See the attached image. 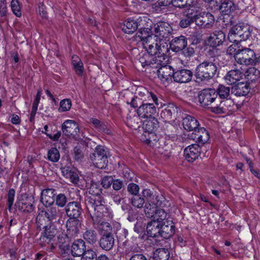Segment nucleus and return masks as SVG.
Wrapping results in <instances>:
<instances>
[{"mask_svg": "<svg viewBox=\"0 0 260 260\" xmlns=\"http://www.w3.org/2000/svg\"><path fill=\"white\" fill-rule=\"evenodd\" d=\"M74 152L75 154V158L76 159H80L83 157L82 150L80 148L78 147H75L74 149Z\"/></svg>", "mask_w": 260, "mask_h": 260, "instance_id": "63", "label": "nucleus"}, {"mask_svg": "<svg viewBox=\"0 0 260 260\" xmlns=\"http://www.w3.org/2000/svg\"><path fill=\"white\" fill-rule=\"evenodd\" d=\"M237 44H234L230 45L228 48L227 49L226 52L229 55L234 54V56L235 55V53L237 51Z\"/></svg>", "mask_w": 260, "mask_h": 260, "instance_id": "62", "label": "nucleus"}, {"mask_svg": "<svg viewBox=\"0 0 260 260\" xmlns=\"http://www.w3.org/2000/svg\"><path fill=\"white\" fill-rule=\"evenodd\" d=\"M170 253L167 249L159 248L156 250L154 253V260H168Z\"/></svg>", "mask_w": 260, "mask_h": 260, "instance_id": "40", "label": "nucleus"}, {"mask_svg": "<svg viewBox=\"0 0 260 260\" xmlns=\"http://www.w3.org/2000/svg\"><path fill=\"white\" fill-rule=\"evenodd\" d=\"M113 179L111 176L104 177L101 181V184L105 188H108L111 185Z\"/></svg>", "mask_w": 260, "mask_h": 260, "instance_id": "55", "label": "nucleus"}, {"mask_svg": "<svg viewBox=\"0 0 260 260\" xmlns=\"http://www.w3.org/2000/svg\"><path fill=\"white\" fill-rule=\"evenodd\" d=\"M234 58L240 64L252 65L255 63V54L253 50L249 48L238 49L235 53Z\"/></svg>", "mask_w": 260, "mask_h": 260, "instance_id": "7", "label": "nucleus"}, {"mask_svg": "<svg viewBox=\"0 0 260 260\" xmlns=\"http://www.w3.org/2000/svg\"><path fill=\"white\" fill-rule=\"evenodd\" d=\"M32 199L24 196H21L20 198L16 202L15 206L17 209L21 211L30 212L32 210L33 205Z\"/></svg>", "mask_w": 260, "mask_h": 260, "instance_id": "21", "label": "nucleus"}, {"mask_svg": "<svg viewBox=\"0 0 260 260\" xmlns=\"http://www.w3.org/2000/svg\"><path fill=\"white\" fill-rule=\"evenodd\" d=\"M84 239L89 244H93L97 240L96 234L92 230H87L83 235Z\"/></svg>", "mask_w": 260, "mask_h": 260, "instance_id": "42", "label": "nucleus"}, {"mask_svg": "<svg viewBox=\"0 0 260 260\" xmlns=\"http://www.w3.org/2000/svg\"><path fill=\"white\" fill-rule=\"evenodd\" d=\"M55 201L57 206L63 207L67 203V199L64 194L60 193L56 196Z\"/></svg>", "mask_w": 260, "mask_h": 260, "instance_id": "51", "label": "nucleus"}, {"mask_svg": "<svg viewBox=\"0 0 260 260\" xmlns=\"http://www.w3.org/2000/svg\"><path fill=\"white\" fill-rule=\"evenodd\" d=\"M81 226V222L78 219H69L66 223L67 234L70 238L75 237L79 233Z\"/></svg>", "mask_w": 260, "mask_h": 260, "instance_id": "19", "label": "nucleus"}, {"mask_svg": "<svg viewBox=\"0 0 260 260\" xmlns=\"http://www.w3.org/2000/svg\"><path fill=\"white\" fill-rule=\"evenodd\" d=\"M41 92L42 91L40 89L38 90L36 97L34 101L30 116V120L34 119L36 115L37 111L38 110V105L41 99Z\"/></svg>", "mask_w": 260, "mask_h": 260, "instance_id": "43", "label": "nucleus"}, {"mask_svg": "<svg viewBox=\"0 0 260 260\" xmlns=\"http://www.w3.org/2000/svg\"><path fill=\"white\" fill-rule=\"evenodd\" d=\"M15 195V191L14 189H10L8 192L7 199H8V209L10 211L13 205L14 197Z\"/></svg>", "mask_w": 260, "mask_h": 260, "instance_id": "52", "label": "nucleus"}, {"mask_svg": "<svg viewBox=\"0 0 260 260\" xmlns=\"http://www.w3.org/2000/svg\"><path fill=\"white\" fill-rule=\"evenodd\" d=\"M183 53L185 57H190L194 54V50L193 48L189 46L184 50Z\"/></svg>", "mask_w": 260, "mask_h": 260, "instance_id": "61", "label": "nucleus"}, {"mask_svg": "<svg viewBox=\"0 0 260 260\" xmlns=\"http://www.w3.org/2000/svg\"><path fill=\"white\" fill-rule=\"evenodd\" d=\"M60 158L59 151L56 148H52L48 150V159L52 162H57Z\"/></svg>", "mask_w": 260, "mask_h": 260, "instance_id": "46", "label": "nucleus"}, {"mask_svg": "<svg viewBox=\"0 0 260 260\" xmlns=\"http://www.w3.org/2000/svg\"><path fill=\"white\" fill-rule=\"evenodd\" d=\"M143 196L145 198L146 200V204L145 205V208L147 205H154L156 204L158 200V196H155L152 193V192L149 189H144L142 191Z\"/></svg>", "mask_w": 260, "mask_h": 260, "instance_id": "33", "label": "nucleus"}, {"mask_svg": "<svg viewBox=\"0 0 260 260\" xmlns=\"http://www.w3.org/2000/svg\"><path fill=\"white\" fill-rule=\"evenodd\" d=\"M217 67L211 61H204L199 64L196 70V76L201 81H208L216 74Z\"/></svg>", "mask_w": 260, "mask_h": 260, "instance_id": "6", "label": "nucleus"}, {"mask_svg": "<svg viewBox=\"0 0 260 260\" xmlns=\"http://www.w3.org/2000/svg\"><path fill=\"white\" fill-rule=\"evenodd\" d=\"M82 210L80 204L77 202L69 203L66 208V213L71 218L77 219L81 215Z\"/></svg>", "mask_w": 260, "mask_h": 260, "instance_id": "22", "label": "nucleus"}, {"mask_svg": "<svg viewBox=\"0 0 260 260\" xmlns=\"http://www.w3.org/2000/svg\"><path fill=\"white\" fill-rule=\"evenodd\" d=\"M7 12L6 0H0V13L1 15L5 16Z\"/></svg>", "mask_w": 260, "mask_h": 260, "instance_id": "58", "label": "nucleus"}, {"mask_svg": "<svg viewBox=\"0 0 260 260\" xmlns=\"http://www.w3.org/2000/svg\"><path fill=\"white\" fill-rule=\"evenodd\" d=\"M182 125L184 128L188 131H194L199 125L198 121L193 117L187 115L182 120Z\"/></svg>", "mask_w": 260, "mask_h": 260, "instance_id": "28", "label": "nucleus"}, {"mask_svg": "<svg viewBox=\"0 0 260 260\" xmlns=\"http://www.w3.org/2000/svg\"><path fill=\"white\" fill-rule=\"evenodd\" d=\"M11 8L13 13L17 17H19L21 16V6L18 0H12Z\"/></svg>", "mask_w": 260, "mask_h": 260, "instance_id": "48", "label": "nucleus"}, {"mask_svg": "<svg viewBox=\"0 0 260 260\" xmlns=\"http://www.w3.org/2000/svg\"><path fill=\"white\" fill-rule=\"evenodd\" d=\"M236 9L234 2L231 0H224L220 7V10L224 14H228Z\"/></svg>", "mask_w": 260, "mask_h": 260, "instance_id": "37", "label": "nucleus"}, {"mask_svg": "<svg viewBox=\"0 0 260 260\" xmlns=\"http://www.w3.org/2000/svg\"><path fill=\"white\" fill-rule=\"evenodd\" d=\"M216 93L220 99H228L230 93V88L229 87L220 85L217 90Z\"/></svg>", "mask_w": 260, "mask_h": 260, "instance_id": "45", "label": "nucleus"}, {"mask_svg": "<svg viewBox=\"0 0 260 260\" xmlns=\"http://www.w3.org/2000/svg\"><path fill=\"white\" fill-rule=\"evenodd\" d=\"M112 184L113 189L115 190H120L123 186V182L119 179L113 180Z\"/></svg>", "mask_w": 260, "mask_h": 260, "instance_id": "60", "label": "nucleus"}, {"mask_svg": "<svg viewBox=\"0 0 260 260\" xmlns=\"http://www.w3.org/2000/svg\"><path fill=\"white\" fill-rule=\"evenodd\" d=\"M138 26L134 20H127L122 27L123 31L128 34H132L138 28Z\"/></svg>", "mask_w": 260, "mask_h": 260, "instance_id": "39", "label": "nucleus"}, {"mask_svg": "<svg viewBox=\"0 0 260 260\" xmlns=\"http://www.w3.org/2000/svg\"><path fill=\"white\" fill-rule=\"evenodd\" d=\"M90 159L95 167L104 169L108 162L107 152L102 146H98L94 153L90 155Z\"/></svg>", "mask_w": 260, "mask_h": 260, "instance_id": "8", "label": "nucleus"}, {"mask_svg": "<svg viewBox=\"0 0 260 260\" xmlns=\"http://www.w3.org/2000/svg\"><path fill=\"white\" fill-rule=\"evenodd\" d=\"M246 161L249 165L250 172L257 178L260 179V172L258 170H254L252 168V161L249 159H246Z\"/></svg>", "mask_w": 260, "mask_h": 260, "instance_id": "59", "label": "nucleus"}, {"mask_svg": "<svg viewBox=\"0 0 260 260\" xmlns=\"http://www.w3.org/2000/svg\"><path fill=\"white\" fill-rule=\"evenodd\" d=\"M160 205L159 201H157L156 204L154 206L147 205L145 208V213L147 217L152 218L153 220H157L162 223L167 217V213L164 209H158V206Z\"/></svg>", "mask_w": 260, "mask_h": 260, "instance_id": "10", "label": "nucleus"}, {"mask_svg": "<svg viewBox=\"0 0 260 260\" xmlns=\"http://www.w3.org/2000/svg\"><path fill=\"white\" fill-rule=\"evenodd\" d=\"M46 231L44 232L40 238V244L42 247H46V249H52L53 248L52 240L54 237L53 234H49L46 230V226H44Z\"/></svg>", "mask_w": 260, "mask_h": 260, "instance_id": "31", "label": "nucleus"}, {"mask_svg": "<svg viewBox=\"0 0 260 260\" xmlns=\"http://www.w3.org/2000/svg\"><path fill=\"white\" fill-rule=\"evenodd\" d=\"M201 147L198 144H194L187 146L184 151L185 159L188 162H193L200 155Z\"/></svg>", "mask_w": 260, "mask_h": 260, "instance_id": "18", "label": "nucleus"}, {"mask_svg": "<svg viewBox=\"0 0 260 260\" xmlns=\"http://www.w3.org/2000/svg\"><path fill=\"white\" fill-rule=\"evenodd\" d=\"M161 223L157 220H152L148 223L147 226V232L148 235L151 237H158L160 236Z\"/></svg>", "mask_w": 260, "mask_h": 260, "instance_id": "27", "label": "nucleus"}, {"mask_svg": "<svg viewBox=\"0 0 260 260\" xmlns=\"http://www.w3.org/2000/svg\"><path fill=\"white\" fill-rule=\"evenodd\" d=\"M71 238L68 234H62L60 235L58 237V241L60 244L62 245L64 244V246H67L69 242V239Z\"/></svg>", "mask_w": 260, "mask_h": 260, "instance_id": "57", "label": "nucleus"}, {"mask_svg": "<svg viewBox=\"0 0 260 260\" xmlns=\"http://www.w3.org/2000/svg\"><path fill=\"white\" fill-rule=\"evenodd\" d=\"M55 190L52 188L44 189L41 193V201L45 206L52 205L55 201Z\"/></svg>", "mask_w": 260, "mask_h": 260, "instance_id": "24", "label": "nucleus"}, {"mask_svg": "<svg viewBox=\"0 0 260 260\" xmlns=\"http://www.w3.org/2000/svg\"><path fill=\"white\" fill-rule=\"evenodd\" d=\"M139 189V186L137 184L133 183H129L127 186L128 191L130 193L134 194V196H138Z\"/></svg>", "mask_w": 260, "mask_h": 260, "instance_id": "54", "label": "nucleus"}, {"mask_svg": "<svg viewBox=\"0 0 260 260\" xmlns=\"http://www.w3.org/2000/svg\"><path fill=\"white\" fill-rule=\"evenodd\" d=\"M192 76V72L188 70L182 69L174 72V81L179 83H186L189 81Z\"/></svg>", "mask_w": 260, "mask_h": 260, "instance_id": "25", "label": "nucleus"}, {"mask_svg": "<svg viewBox=\"0 0 260 260\" xmlns=\"http://www.w3.org/2000/svg\"><path fill=\"white\" fill-rule=\"evenodd\" d=\"M129 260H147V258L143 254H136L133 255Z\"/></svg>", "mask_w": 260, "mask_h": 260, "instance_id": "64", "label": "nucleus"}, {"mask_svg": "<svg viewBox=\"0 0 260 260\" xmlns=\"http://www.w3.org/2000/svg\"><path fill=\"white\" fill-rule=\"evenodd\" d=\"M72 106L71 101L69 99H64L61 100L59 104L58 111L60 112H63L69 111Z\"/></svg>", "mask_w": 260, "mask_h": 260, "instance_id": "49", "label": "nucleus"}, {"mask_svg": "<svg viewBox=\"0 0 260 260\" xmlns=\"http://www.w3.org/2000/svg\"><path fill=\"white\" fill-rule=\"evenodd\" d=\"M137 95L136 97L133 98L131 101V105L133 107L138 106L136 103L137 99L142 100L143 102L153 101L157 107L159 105L157 96L154 94L149 92L145 88H140L137 90Z\"/></svg>", "mask_w": 260, "mask_h": 260, "instance_id": "12", "label": "nucleus"}, {"mask_svg": "<svg viewBox=\"0 0 260 260\" xmlns=\"http://www.w3.org/2000/svg\"><path fill=\"white\" fill-rule=\"evenodd\" d=\"M251 29L248 25L238 24L230 29L228 39L231 42H239L248 39L251 36Z\"/></svg>", "mask_w": 260, "mask_h": 260, "instance_id": "5", "label": "nucleus"}, {"mask_svg": "<svg viewBox=\"0 0 260 260\" xmlns=\"http://www.w3.org/2000/svg\"><path fill=\"white\" fill-rule=\"evenodd\" d=\"M72 63L76 74L81 76L83 73V64L81 59L77 55H73L72 57Z\"/></svg>", "mask_w": 260, "mask_h": 260, "instance_id": "35", "label": "nucleus"}, {"mask_svg": "<svg viewBox=\"0 0 260 260\" xmlns=\"http://www.w3.org/2000/svg\"><path fill=\"white\" fill-rule=\"evenodd\" d=\"M175 234V225L171 220H166L160 225V236L165 239H169Z\"/></svg>", "mask_w": 260, "mask_h": 260, "instance_id": "20", "label": "nucleus"}, {"mask_svg": "<svg viewBox=\"0 0 260 260\" xmlns=\"http://www.w3.org/2000/svg\"><path fill=\"white\" fill-rule=\"evenodd\" d=\"M225 39V35L222 31H215L208 39V44L214 48L222 45Z\"/></svg>", "mask_w": 260, "mask_h": 260, "instance_id": "23", "label": "nucleus"}, {"mask_svg": "<svg viewBox=\"0 0 260 260\" xmlns=\"http://www.w3.org/2000/svg\"><path fill=\"white\" fill-rule=\"evenodd\" d=\"M140 62L143 67H146L152 64V61H156L155 58H152V56L148 53H145L139 59Z\"/></svg>", "mask_w": 260, "mask_h": 260, "instance_id": "44", "label": "nucleus"}, {"mask_svg": "<svg viewBox=\"0 0 260 260\" xmlns=\"http://www.w3.org/2000/svg\"><path fill=\"white\" fill-rule=\"evenodd\" d=\"M131 200L133 206L137 208H142L145 203L144 199L140 197L139 195L134 196Z\"/></svg>", "mask_w": 260, "mask_h": 260, "instance_id": "50", "label": "nucleus"}, {"mask_svg": "<svg viewBox=\"0 0 260 260\" xmlns=\"http://www.w3.org/2000/svg\"><path fill=\"white\" fill-rule=\"evenodd\" d=\"M250 90L249 85L246 83L240 82L238 83L233 89V93L237 96H245Z\"/></svg>", "mask_w": 260, "mask_h": 260, "instance_id": "32", "label": "nucleus"}, {"mask_svg": "<svg viewBox=\"0 0 260 260\" xmlns=\"http://www.w3.org/2000/svg\"><path fill=\"white\" fill-rule=\"evenodd\" d=\"M150 30V34L156 40L162 43L164 45L168 44L171 35V28L170 24L166 22H159L155 24Z\"/></svg>", "mask_w": 260, "mask_h": 260, "instance_id": "4", "label": "nucleus"}, {"mask_svg": "<svg viewBox=\"0 0 260 260\" xmlns=\"http://www.w3.org/2000/svg\"><path fill=\"white\" fill-rule=\"evenodd\" d=\"M187 41L186 38L183 36L174 38L170 44V47L172 50L175 52H179L185 48L187 46Z\"/></svg>", "mask_w": 260, "mask_h": 260, "instance_id": "26", "label": "nucleus"}, {"mask_svg": "<svg viewBox=\"0 0 260 260\" xmlns=\"http://www.w3.org/2000/svg\"><path fill=\"white\" fill-rule=\"evenodd\" d=\"M194 19L198 25L206 28L212 27L215 22L213 15L208 12L201 13L196 15Z\"/></svg>", "mask_w": 260, "mask_h": 260, "instance_id": "14", "label": "nucleus"}, {"mask_svg": "<svg viewBox=\"0 0 260 260\" xmlns=\"http://www.w3.org/2000/svg\"><path fill=\"white\" fill-rule=\"evenodd\" d=\"M174 75V71L170 66L160 67L157 71V76L162 83L168 84L172 81Z\"/></svg>", "mask_w": 260, "mask_h": 260, "instance_id": "16", "label": "nucleus"}, {"mask_svg": "<svg viewBox=\"0 0 260 260\" xmlns=\"http://www.w3.org/2000/svg\"><path fill=\"white\" fill-rule=\"evenodd\" d=\"M149 31V28L144 26L137 32L136 39L142 42L143 48L147 53L155 57V60L162 61V59H165L168 45L167 44L164 45L162 42L153 38Z\"/></svg>", "mask_w": 260, "mask_h": 260, "instance_id": "2", "label": "nucleus"}, {"mask_svg": "<svg viewBox=\"0 0 260 260\" xmlns=\"http://www.w3.org/2000/svg\"><path fill=\"white\" fill-rule=\"evenodd\" d=\"M85 245L84 242L81 239L74 241L71 247V252L74 256H80L85 251Z\"/></svg>", "mask_w": 260, "mask_h": 260, "instance_id": "30", "label": "nucleus"}, {"mask_svg": "<svg viewBox=\"0 0 260 260\" xmlns=\"http://www.w3.org/2000/svg\"><path fill=\"white\" fill-rule=\"evenodd\" d=\"M143 103L137 110L138 115L143 118L152 117L156 112L155 103H151L150 102Z\"/></svg>", "mask_w": 260, "mask_h": 260, "instance_id": "15", "label": "nucleus"}, {"mask_svg": "<svg viewBox=\"0 0 260 260\" xmlns=\"http://www.w3.org/2000/svg\"><path fill=\"white\" fill-rule=\"evenodd\" d=\"M215 103L217 104L211 108V111L214 113L230 114L234 110L235 105L231 100L221 101L219 99H217Z\"/></svg>", "mask_w": 260, "mask_h": 260, "instance_id": "11", "label": "nucleus"}, {"mask_svg": "<svg viewBox=\"0 0 260 260\" xmlns=\"http://www.w3.org/2000/svg\"><path fill=\"white\" fill-rule=\"evenodd\" d=\"M199 100L202 106H206L217 101V93L213 89L203 90L199 94Z\"/></svg>", "mask_w": 260, "mask_h": 260, "instance_id": "13", "label": "nucleus"}, {"mask_svg": "<svg viewBox=\"0 0 260 260\" xmlns=\"http://www.w3.org/2000/svg\"><path fill=\"white\" fill-rule=\"evenodd\" d=\"M140 118L139 115H135L133 117L131 116L128 117L126 122L127 125L133 129H139L141 124Z\"/></svg>", "mask_w": 260, "mask_h": 260, "instance_id": "38", "label": "nucleus"}, {"mask_svg": "<svg viewBox=\"0 0 260 260\" xmlns=\"http://www.w3.org/2000/svg\"><path fill=\"white\" fill-rule=\"evenodd\" d=\"M193 0H171L172 5L178 8H187L193 3Z\"/></svg>", "mask_w": 260, "mask_h": 260, "instance_id": "47", "label": "nucleus"}, {"mask_svg": "<svg viewBox=\"0 0 260 260\" xmlns=\"http://www.w3.org/2000/svg\"><path fill=\"white\" fill-rule=\"evenodd\" d=\"M62 172L63 176L69 179L73 183L77 184L78 183L79 177L76 171L68 169L63 170Z\"/></svg>", "mask_w": 260, "mask_h": 260, "instance_id": "41", "label": "nucleus"}, {"mask_svg": "<svg viewBox=\"0 0 260 260\" xmlns=\"http://www.w3.org/2000/svg\"><path fill=\"white\" fill-rule=\"evenodd\" d=\"M114 241V238L111 234H103L100 239V245L102 249L109 250L113 247Z\"/></svg>", "mask_w": 260, "mask_h": 260, "instance_id": "29", "label": "nucleus"}, {"mask_svg": "<svg viewBox=\"0 0 260 260\" xmlns=\"http://www.w3.org/2000/svg\"><path fill=\"white\" fill-rule=\"evenodd\" d=\"M45 216L51 221H59L61 213L60 210L56 207H52L48 209L45 213Z\"/></svg>", "mask_w": 260, "mask_h": 260, "instance_id": "34", "label": "nucleus"}, {"mask_svg": "<svg viewBox=\"0 0 260 260\" xmlns=\"http://www.w3.org/2000/svg\"><path fill=\"white\" fill-rule=\"evenodd\" d=\"M90 121L98 130H102L104 128V125L100 120L92 117L90 119Z\"/></svg>", "mask_w": 260, "mask_h": 260, "instance_id": "56", "label": "nucleus"}, {"mask_svg": "<svg viewBox=\"0 0 260 260\" xmlns=\"http://www.w3.org/2000/svg\"><path fill=\"white\" fill-rule=\"evenodd\" d=\"M246 73V75H244L243 72L239 70H233L229 71L224 76V78L227 84L232 85L240 81L243 78L244 76H247V78L249 79L248 77L250 76V74H258L259 71L254 68H250L247 71Z\"/></svg>", "mask_w": 260, "mask_h": 260, "instance_id": "9", "label": "nucleus"}, {"mask_svg": "<svg viewBox=\"0 0 260 260\" xmlns=\"http://www.w3.org/2000/svg\"><path fill=\"white\" fill-rule=\"evenodd\" d=\"M89 192L92 197L86 202V207L93 220L98 225L100 231L109 232L111 230L110 224L107 222L113 218L110 210L102 203L100 197L101 188L96 183H92Z\"/></svg>", "mask_w": 260, "mask_h": 260, "instance_id": "1", "label": "nucleus"}, {"mask_svg": "<svg viewBox=\"0 0 260 260\" xmlns=\"http://www.w3.org/2000/svg\"><path fill=\"white\" fill-rule=\"evenodd\" d=\"M196 138L199 142L205 143L209 139V134L208 131L204 127L199 128L196 131Z\"/></svg>", "mask_w": 260, "mask_h": 260, "instance_id": "36", "label": "nucleus"}, {"mask_svg": "<svg viewBox=\"0 0 260 260\" xmlns=\"http://www.w3.org/2000/svg\"><path fill=\"white\" fill-rule=\"evenodd\" d=\"M63 133L68 137H76L79 132V128L76 122L73 120H65L61 126Z\"/></svg>", "mask_w": 260, "mask_h": 260, "instance_id": "17", "label": "nucleus"}, {"mask_svg": "<svg viewBox=\"0 0 260 260\" xmlns=\"http://www.w3.org/2000/svg\"><path fill=\"white\" fill-rule=\"evenodd\" d=\"M143 124V133L140 137L141 141L155 149L159 153H164V148L160 140L155 134L154 131L158 126V122L154 117H149Z\"/></svg>", "mask_w": 260, "mask_h": 260, "instance_id": "3", "label": "nucleus"}, {"mask_svg": "<svg viewBox=\"0 0 260 260\" xmlns=\"http://www.w3.org/2000/svg\"><path fill=\"white\" fill-rule=\"evenodd\" d=\"M82 255V260H94L96 256V253L92 250L85 251Z\"/></svg>", "mask_w": 260, "mask_h": 260, "instance_id": "53", "label": "nucleus"}]
</instances>
